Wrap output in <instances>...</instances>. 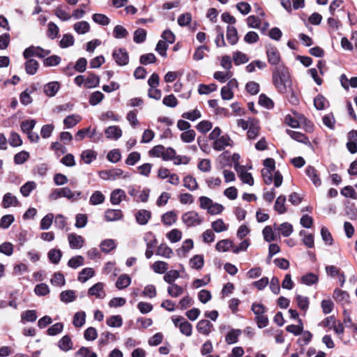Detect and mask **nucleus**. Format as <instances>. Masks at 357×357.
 Returning <instances> with one entry per match:
<instances>
[{"instance_id":"1","label":"nucleus","mask_w":357,"mask_h":357,"mask_svg":"<svg viewBox=\"0 0 357 357\" xmlns=\"http://www.w3.org/2000/svg\"><path fill=\"white\" fill-rule=\"evenodd\" d=\"M273 83L277 91L282 94L291 89L292 82L289 72L284 66L275 67L272 73Z\"/></svg>"},{"instance_id":"2","label":"nucleus","mask_w":357,"mask_h":357,"mask_svg":"<svg viewBox=\"0 0 357 357\" xmlns=\"http://www.w3.org/2000/svg\"><path fill=\"white\" fill-rule=\"evenodd\" d=\"M81 195L82 192H73L69 188L64 187L54 189L50 195L49 197L51 200H56L61 197H66L70 201L75 202L80 199Z\"/></svg>"},{"instance_id":"3","label":"nucleus","mask_w":357,"mask_h":357,"mask_svg":"<svg viewBox=\"0 0 357 357\" xmlns=\"http://www.w3.org/2000/svg\"><path fill=\"white\" fill-rule=\"evenodd\" d=\"M199 201L200 208L206 210L207 213L212 215L220 214L225 208L222 204L213 202L211 199L206 196L200 197Z\"/></svg>"},{"instance_id":"4","label":"nucleus","mask_w":357,"mask_h":357,"mask_svg":"<svg viewBox=\"0 0 357 357\" xmlns=\"http://www.w3.org/2000/svg\"><path fill=\"white\" fill-rule=\"evenodd\" d=\"M172 320L174 326L179 328L180 332L186 335L190 336L192 333V326L190 323L185 320L183 317L181 316H174Z\"/></svg>"},{"instance_id":"5","label":"nucleus","mask_w":357,"mask_h":357,"mask_svg":"<svg viewBox=\"0 0 357 357\" xmlns=\"http://www.w3.org/2000/svg\"><path fill=\"white\" fill-rule=\"evenodd\" d=\"M183 222L188 227H195L199 225L203 222V218L201 217L199 213L195 211H190L185 213L182 215Z\"/></svg>"},{"instance_id":"6","label":"nucleus","mask_w":357,"mask_h":357,"mask_svg":"<svg viewBox=\"0 0 357 357\" xmlns=\"http://www.w3.org/2000/svg\"><path fill=\"white\" fill-rule=\"evenodd\" d=\"M99 176L103 180H112L114 181L121 177L123 178H129L130 174L128 173L124 174L123 171L121 169H114L112 170H103L99 173Z\"/></svg>"},{"instance_id":"7","label":"nucleus","mask_w":357,"mask_h":357,"mask_svg":"<svg viewBox=\"0 0 357 357\" xmlns=\"http://www.w3.org/2000/svg\"><path fill=\"white\" fill-rule=\"evenodd\" d=\"M50 54V51L43 49L40 47L30 46L24 50L23 56L25 59H28L32 56H37L39 58H44Z\"/></svg>"},{"instance_id":"8","label":"nucleus","mask_w":357,"mask_h":357,"mask_svg":"<svg viewBox=\"0 0 357 357\" xmlns=\"http://www.w3.org/2000/svg\"><path fill=\"white\" fill-rule=\"evenodd\" d=\"M112 56L116 64L120 66H126L129 62L128 54L124 48L114 50Z\"/></svg>"},{"instance_id":"9","label":"nucleus","mask_w":357,"mask_h":357,"mask_svg":"<svg viewBox=\"0 0 357 357\" xmlns=\"http://www.w3.org/2000/svg\"><path fill=\"white\" fill-rule=\"evenodd\" d=\"M266 52L268 61L271 65L275 66V67L280 66V54L275 47L271 45L267 46Z\"/></svg>"},{"instance_id":"10","label":"nucleus","mask_w":357,"mask_h":357,"mask_svg":"<svg viewBox=\"0 0 357 357\" xmlns=\"http://www.w3.org/2000/svg\"><path fill=\"white\" fill-rule=\"evenodd\" d=\"M233 146V141L228 135L221 136L219 139H216L213 142V148L218 151L224 150L227 146L231 147Z\"/></svg>"},{"instance_id":"11","label":"nucleus","mask_w":357,"mask_h":357,"mask_svg":"<svg viewBox=\"0 0 357 357\" xmlns=\"http://www.w3.org/2000/svg\"><path fill=\"white\" fill-rule=\"evenodd\" d=\"M234 168L243 183H247L250 185H253L254 178H252V174L246 171L244 166L236 164Z\"/></svg>"},{"instance_id":"12","label":"nucleus","mask_w":357,"mask_h":357,"mask_svg":"<svg viewBox=\"0 0 357 357\" xmlns=\"http://www.w3.org/2000/svg\"><path fill=\"white\" fill-rule=\"evenodd\" d=\"M69 246L71 249H81L84 244V238L75 233H70L68 235Z\"/></svg>"},{"instance_id":"13","label":"nucleus","mask_w":357,"mask_h":357,"mask_svg":"<svg viewBox=\"0 0 357 357\" xmlns=\"http://www.w3.org/2000/svg\"><path fill=\"white\" fill-rule=\"evenodd\" d=\"M89 296H94L96 298L102 299L105 297L106 293L104 290V284L98 282L89 288Z\"/></svg>"},{"instance_id":"14","label":"nucleus","mask_w":357,"mask_h":357,"mask_svg":"<svg viewBox=\"0 0 357 357\" xmlns=\"http://www.w3.org/2000/svg\"><path fill=\"white\" fill-rule=\"evenodd\" d=\"M305 174L316 187L321 185V181L318 172L313 166H307L305 169Z\"/></svg>"},{"instance_id":"15","label":"nucleus","mask_w":357,"mask_h":357,"mask_svg":"<svg viewBox=\"0 0 357 357\" xmlns=\"http://www.w3.org/2000/svg\"><path fill=\"white\" fill-rule=\"evenodd\" d=\"M151 218V211L145 209L139 210L135 213V219L137 222L141 225H145L148 223Z\"/></svg>"},{"instance_id":"16","label":"nucleus","mask_w":357,"mask_h":357,"mask_svg":"<svg viewBox=\"0 0 357 357\" xmlns=\"http://www.w3.org/2000/svg\"><path fill=\"white\" fill-rule=\"evenodd\" d=\"M123 217V212L119 209H107L105 213V219L107 222L117 221Z\"/></svg>"},{"instance_id":"17","label":"nucleus","mask_w":357,"mask_h":357,"mask_svg":"<svg viewBox=\"0 0 357 357\" xmlns=\"http://www.w3.org/2000/svg\"><path fill=\"white\" fill-rule=\"evenodd\" d=\"M58 347L63 351L67 352L73 347V342L68 335L63 336L57 343Z\"/></svg>"},{"instance_id":"18","label":"nucleus","mask_w":357,"mask_h":357,"mask_svg":"<svg viewBox=\"0 0 357 357\" xmlns=\"http://www.w3.org/2000/svg\"><path fill=\"white\" fill-rule=\"evenodd\" d=\"M260 126L258 121L252 119L248 129L247 137L248 139H255L259 136Z\"/></svg>"},{"instance_id":"19","label":"nucleus","mask_w":357,"mask_h":357,"mask_svg":"<svg viewBox=\"0 0 357 357\" xmlns=\"http://www.w3.org/2000/svg\"><path fill=\"white\" fill-rule=\"evenodd\" d=\"M126 199V194L121 189H116L113 190L110 195V202L113 205L119 204L122 200Z\"/></svg>"},{"instance_id":"20","label":"nucleus","mask_w":357,"mask_h":357,"mask_svg":"<svg viewBox=\"0 0 357 357\" xmlns=\"http://www.w3.org/2000/svg\"><path fill=\"white\" fill-rule=\"evenodd\" d=\"M213 327V324L206 319H202L197 324L198 332L205 335H208L211 332Z\"/></svg>"},{"instance_id":"21","label":"nucleus","mask_w":357,"mask_h":357,"mask_svg":"<svg viewBox=\"0 0 357 357\" xmlns=\"http://www.w3.org/2000/svg\"><path fill=\"white\" fill-rule=\"evenodd\" d=\"M333 297L337 302L340 303L342 305L349 302V294L340 289H335L334 290Z\"/></svg>"},{"instance_id":"22","label":"nucleus","mask_w":357,"mask_h":357,"mask_svg":"<svg viewBox=\"0 0 357 357\" xmlns=\"http://www.w3.org/2000/svg\"><path fill=\"white\" fill-rule=\"evenodd\" d=\"M107 138L116 140L122 135L121 128L117 126H109L105 131Z\"/></svg>"},{"instance_id":"23","label":"nucleus","mask_w":357,"mask_h":357,"mask_svg":"<svg viewBox=\"0 0 357 357\" xmlns=\"http://www.w3.org/2000/svg\"><path fill=\"white\" fill-rule=\"evenodd\" d=\"M286 197L284 195H280L275 200L274 205V210L278 214H284L287 211V208L285 205Z\"/></svg>"},{"instance_id":"24","label":"nucleus","mask_w":357,"mask_h":357,"mask_svg":"<svg viewBox=\"0 0 357 357\" xmlns=\"http://www.w3.org/2000/svg\"><path fill=\"white\" fill-rule=\"evenodd\" d=\"M227 39L229 43L234 45L238 40V32L236 29L233 26H227Z\"/></svg>"},{"instance_id":"25","label":"nucleus","mask_w":357,"mask_h":357,"mask_svg":"<svg viewBox=\"0 0 357 357\" xmlns=\"http://www.w3.org/2000/svg\"><path fill=\"white\" fill-rule=\"evenodd\" d=\"M60 85L58 82H52L44 86V93L50 97H53L56 95L59 89Z\"/></svg>"},{"instance_id":"26","label":"nucleus","mask_w":357,"mask_h":357,"mask_svg":"<svg viewBox=\"0 0 357 357\" xmlns=\"http://www.w3.org/2000/svg\"><path fill=\"white\" fill-rule=\"evenodd\" d=\"M19 204L17 197L13 195L10 192H7L4 195L2 201V205L4 208H8L10 206H16Z\"/></svg>"},{"instance_id":"27","label":"nucleus","mask_w":357,"mask_h":357,"mask_svg":"<svg viewBox=\"0 0 357 357\" xmlns=\"http://www.w3.org/2000/svg\"><path fill=\"white\" fill-rule=\"evenodd\" d=\"M100 84L99 76L95 75L93 73H89L86 78H85V88L91 89L98 86Z\"/></svg>"},{"instance_id":"28","label":"nucleus","mask_w":357,"mask_h":357,"mask_svg":"<svg viewBox=\"0 0 357 357\" xmlns=\"http://www.w3.org/2000/svg\"><path fill=\"white\" fill-rule=\"evenodd\" d=\"M38 67V62L33 59H28L25 63V70L27 74L31 75H33L36 73Z\"/></svg>"},{"instance_id":"29","label":"nucleus","mask_w":357,"mask_h":357,"mask_svg":"<svg viewBox=\"0 0 357 357\" xmlns=\"http://www.w3.org/2000/svg\"><path fill=\"white\" fill-rule=\"evenodd\" d=\"M287 133L293 139L298 142L303 143L304 144H310L308 137L303 133L293 130H287Z\"/></svg>"},{"instance_id":"30","label":"nucleus","mask_w":357,"mask_h":357,"mask_svg":"<svg viewBox=\"0 0 357 357\" xmlns=\"http://www.w3.org/2000/svg\"><path fill=\"white\" fill-rule=\"evenodd\" d=\"M86 313L84 311H79L74 314L73 324L75 327L80 328L85 324Z\"/></svg>"},{"instance_id":"31","label":"nucleus","mask_w":357,"mask_h":357,"mask_svg":"<svg viewBox=\"0 0 357 357\" xmlns=\"http://www.w3.org/2000/svg\"><path fill=\"white\" fill-rule=\"evenodd\" d=\"M81 119L82 118L78 114L69 115L64 119L63 124L66 128H71L76 126Z\"/></svg>"},{"instance_id":"32","label":"nucleus","mask_w":357,"mask_h":357,"mask_svg":"<svg viewBox=\"0 0 357 357\" xmlns=\"http://www.w3.org/2000/svg\"><path fill=\"white\" fill-rule=\"evenodd\" d=\"M241 334V330L232 329L228 332L225 337V341L227 344H231L238 342V337Z\"/></svg>"},{"instance_id":"33","label":"nucleus","mask_w":357,"mask_h":357,"mask_svg":"<svg viewBox=\"0 0 357 357\" xmlns=\"http://www.w3.org/2000/svg\"><path fill=\"white\" fill-rule=\"evenodd\" d=\"M204 264V257L202 255H196L190 260V266L194 269H201Z\"/></svg>"},{"instance_id":"34","label":"nucleus","mask_w":357,"mask_h":357,"mask_svg":"<svg viewBox=\"0 0 357 357\" xmlns=\"http://www.w3.org/2000/svg\"><path fill=\"white\" fill-rule=\"evenodd\" d=\"M49 260L54 264H58L62 257V252L59 249H51L47 254Z\"/></svg>"},{"instance_id":"35","label":"nucleus","mask_w":357,"mask_h":357,"mask_svg":"<svg viewBox=\"0 0 357 357\" xmlns=\"http://www.w3.org/2000/svg\"><path fill=\"white\" fill-rule=\"evenodd\" d=\"M130 283L131 278L126 274H122L117 279L116 287L119 289H123L128 287Z\"/></svg>"},{"instance_id":"36","label":"nucleus","mask_w":357,"mask_h":357,"mask_svg":"<svg viewBox=\"0 0 357 357\" xmlns=\"http://www.w3.org/2000/svg\"><path fill=\"white\" fill-rule=\"evenodd\" d=\"M97 158V153L93 150L88 149L82 152L81 158L86 164H90Z\"/></svg>"},{"instance_id":"37","label":"nucleus","mask_w":357,"mask_h":357,"mask_svg":"<svg viewBox=\"0 0 357 357\" xmlns=\"http://www.w3.org/2000/svg\"><path fill=\"white\" fill-rule=\"evenodd\" d=\"M95 274V271L92 268H85L82 270L81 272H79L78 275V280L80 282H86L89 278H92Z\"/></svg>"},{"instance_id":"38","label":"nucleus","mask_w":357,"mask_h":357,"mask_svg":"<svg viewBox=\"0 0 357 357\" xmlns=\"http://www.w3.org/2000/svg\"><path fill=\"white\" fill-rule=\"evenodd\" d=\"M50 282L54 286L61 287L66 284L65 277L63 274L60 272L54 273L50 280Z\"/></svg>"},{"instance_id":"39","label":"nucleus","mask_w":357,"mask_h":357,"mask_svg":"<svg viewBox=\"0 0 357 357\" xmlns=\"http://www.w3.org/2000/svg\"><path fill=\"white\" fill-rule=\"evenodd\" d=\"M105 195L99 190L95 191L89 199V203L91 205H98L102 204L105 202Z\"/></svg>"},{"instance_id":"40","label":"nucleus","mask_w":357,"mask_h":357,"mask_svg":"<svg viewBox=\"0 0 357 357\" xmlns=\"http://www.w3.org/2000/svg\"><path fill=\"white\" fill-rule=\"evenodd\" d=\"M73 28H74V30L78 34H84L89 31L90 25L86 21H80V22H76L74 24Z\"/></svg>"},{"instance_id":"41","label":"nucleus","mask_w":357,"mask_h":357,"mask_svg":"<svg viewBox=\"0 0 357 357\" xmlns=\"http://www.w3.org/2000/svg\"><path fill=\"white\" fill-rule=\"evenodd\" d=\"M177 215L174 211H169L162 216V222L164 225L170 226L176 222Z\"/></svg>"},{"instance_id":"42","label":"nucleus","mask_w":357,"mask_h":357,"mask_svg":"<svg viewBox=\"0 0 357 357\" xmlns=\"http://www.w3.org/2000/svg\"><path fill=\"white\" fill-rule=\"evenodd\" d=\"M183 185L190 191H194L198 188V184L195 178L190 175L186 176L183 178Z\"/></svg>"},{"instance_id":"43","label":"nucleus","mask_w":357,"mask_h":357,"mask_svg":"<svg viewBox=\"0 0 357 357\" xmlns=\"http://www.w3.org/2000/svg\"><path fill=\"white\" fill-rule=\"evenodd\" d=\"M54 14L62 21H68L71 19V15L67 12L63 6H59L54 10Z\"/></svg>"},{"instance_id":"44","label":"nucleus","mask_w":357,"mask_h":357,"mask_svg":"<svg viewBox=\"0 0 357 357\" xmlns=\"http://www.w3.org/2000/svg\"><path fill=\"white\" fill-rule=\"evenodd\" d=\"M76 299L75 292L73 290L63 291L60 294V300L65 303H68L74 301Z\"/></svg>"},{"instance_id":"45","label":"nucleus","mask_w":357,"mask_h":357,"mask_svg":"<svg viewBox=\"0 0 357 357\" xmlns=\"http://www.w3.org/2000/svg\"><path fill=\"white\" fill-rule=\"evenodd\" d=\"M233 61L235 65L238 66L247 63L249 61V57L245 54L236 51L233 53Z\"/></svg>"},{"instance_id":"46","label":"nucleus","mask_w":357,"mask_h":357,"mask_svg":"<svg viewBox=\"0 0 357 357\" xmlns=\"http://www.w3.org/2000/svg\"><path fill=\"white\" fill-rule=\"evenodd\" d=\"M167 292L170 296L176 298L183 293V289L182 287L174 283L169 284L167 287Z\"/></svg>"},{"instance_id":"47","label":"nucleus","mask_w":357,"mask_h":357,"mask_svg":"<svg viewBox=\"0 0 357 357\" xmlns=\"http://www.w3.org/2000/svg\"><path fill=\"white\" fill-rule=\"evenodd\" d=\"M173 254L172 250L166 244H161L158 246L156 250V255L165 257L170 258Z\"/></svg>"},{"instance_id":"48","label":"nucleus","mask_w":357,"mask_h":357,"mask_svg":"<svg viewBox=\"0 0 357 357\" xmlns=\"http://www.w3.org/2000/svg\"><path fill=\"white\" fill-rule=\"evenodd\" d=\"M319 280L318 276L312 273H307L301 277V281L307 286L316 284Z\"/></svg>"},{"instance_id":"49","label":"nucleus","mask_w":357,"mask_h":357,"mask_svg":"<svg viewBox=\"0 0 357 357\" xmlns=\"http://www.w3.org/2000/svg\"><path fill=\"white\" fill-rule=\"evenodd\" d=\"M115 335L105 331L100 334V339L98 340L99 345H106L109 343V341L114 342L116 340Z\"/></svg>"},{"instance_id":"50","label":"nucleus","mask_w":357,"mask_h":357,"mask_svg":"<svg viewBox=\"0 0 357 357\" xmlns=\"http://www.w3.org/2000/svg\"><path fill=\"white\" fill-rule=\"evenodd\" d=\"M179 276L180 275L178 271L170 270L165 272L163 279L166 282L171 284L175 283V280L178 279Z\"/></svg>"},{"instance_id":"51","label":"nucleus","mask_w":357,"mask_h":357,"mask_svg":"<svg viewBox=\"0 0 357 357\" xmlns=\"http://www.w3.org/2000/svg\"><path fill=\"white\" fill-rule=\"evenodd\" d=\"M211 227L217 233L222 232L228 229V225H226L222 219H218L211 223Z\"/></svg>"},{"instance_id":"52","label":"nucleus","mask_w":357,"mask_h":357,"mask_svg":"<svg viewBox=\"0 0 357 357\" xmlns=\"http://www.w3.org/2000/svg\"><path fill=\"white\" fill-rule=\"evenodd\" d=\"M233 243L229 239H223L218 241L215 245V249L218 252H227L232 247Z\"/></svg>"},{"instance_id":"53","label":"nucleus","mask_w":357,"mask_h":357,"mask_svg":"<svg viewBox=\"0 0 357 357\" xmlns=\"http://www.w3.org/2000/svg\"><path fill=\"white\" fill-rule=\"evenodd\" d=\"M115 241L112 239H106L101 242L100 247L102 252L107 253L116 248Z\"/></svg>"},{"instance_id":"54","label":"nucleus","mask_w":357,"mask_h":357,"mask_svg":"<svg viewBox=\"0 0 357 357\" xmlns=\"http://www.w3.org/2000/svg\"><path fill=\"white\" fill-rule=\"evenodd\" d=\"M286 330L287 332L293 333L295 335H301L303 331V325L302 323V320L301 319H298V325H289L286 327Z\"/></svg>"},{"instance_id":"55","label":"nucleus","mask_w":357,"mask_h":357,"mask_svg":"<svg viewBox=\"0 0 357 357\" xmlns=\"http://www.w3.org/2000/svg\"><path fill=\"white\" fill-rule=\"evenodd\" d=\"M153 271L156 273H165L168 269V264L162 261H157L152 265Z\"/></svg>"},{"instance_id":"56","label":"nucleus","mask_w":357,"mask_h":357,"mask_svg":"<svg viewBox=\"0 0 357 357\" xmlns=\"http://www.w3.org/2000/svg\"><path fill=\"white\" fill-rule=\"evenodd\" d=\"M36 188V183L34 181H28L20 188V192L24 197H28Z\"/></svg>"},{"instance_id":"57","label":"nucleus","mask_w":357,"mask_h":357,"mask_svg":"<svg viewBox=\"0 0 357 357\" xmlns=\"http://www.w3.org/2000/svg\"><path fill=\"white\" fill-rule=\"evenodd\" d=\"M146 39V31L144 29L139 28L135 31L133 40L136 43H144Z\"/></svg>"},{"instance_id":"58","label":"nucleus","mask_w":357,"mask_h":357,"mask_svg":"<svg viewBox=\"0 0 357 357\" xmlns=\"http://www.w3.org/2000/svg\"><path fill=\"white\" fill-rule=\"evenodd\" d=\"M75 43L74 37L72 34L66 33L64 34L60 40L59 45L61 48H67L73 46Z\"/></svg>"},{"instance_id":"59","label":"nucleus","mask_w":357,"mask_h":357,"mask_svg":"<svg viewBox=\"0 0 357 357\" xmlns=\"http://www.w3.org/2000/svg\"><path fill=\"white\" fill-rule=\"evenodd\" d=\"M84 264V259L81 255H77L70 258L68 262V266L72 268H77L83 266Z\"/></svg>"},{"instance_id":"60","label":"nucleus","mask_w":357,"mask_h":357,"mask_svg":"<svg viewBox=\"0 0 357 357\" xmlns=\"http://www.w3.org/2000/svg\"><path fill=\"white\" fill-rule=\"evenodd\" d=\"M113 36L115 38H125L128 36V31L121 25H116L113 30Z\"/></svg>"},{"instance_id":"61","label":"nucleus","mask_w":357,"mask_h":357,"mask_svg":"<svg viewBox=\"0 0 357 357\" xmlns=\"http://www.w3.org/2000/svg\"><path fill=\"white\" fill-rule=\"evenodd\" d=\"M63 324L61 322H57L54 325L51 326L47 331L48 335L54 336L60 334L63 330Z\"/></svg>"},{"instance_id":"62","label":"nucleus","mask_w":357,"mask_h":357,"mask_svg":"<svg viewBox=\"0 0 357 357\" xmlns=\"http://www.w3.org/2000/svg\"><path fill=\"white\" fill-rule=\"evenodd\" d=\"M36 124V121L34 119H29L23 121L21 123L20 128L24 133H28L32 131Z\"/></svg>"},{"instance_id":"63","label":"nucleus","mask_w":357,"mask_h":357,"mask_svg":"<svg viewBox=\"0 0 357 357\" xmlns=\"http://www.w3.org/2000/svg\"><path fill=\"white\" fill-rule=\"evenodd\" d=\"M50 291V288L45 283L38 284L34 288V292L38 296H45L49 294Z\"/></svg>"},{"instance_id":"64","label":"nucleus","mask_w":357,"mask_h":357,"mask_svg":"<svg viewBox=\"0 0 357 357\" xmlns=\"http://www.w3.org/2000/svg\"><path fill=\"white\" fill-rule=\"evenodd\" d=\"M75 357H97V355L90 349L82 347L75 353Z\"/></svg>"}]
</instances>
